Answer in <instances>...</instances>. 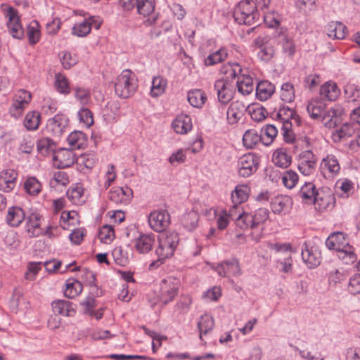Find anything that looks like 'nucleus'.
I'll list each match as a JSON object with an SVG mask.
<instances>
[{
	"instance_id": "79ce46f5",
	"label": "nucleus",
	"mask_w": 360,
	"mask_h": 360,
	"mask_svg": "<svg viewBox=\"0 0 360 360\" xmlns=\"http://www.w3.org/2000/svg\"><path fill=\"white\" fill-rule=\"evenodd\" d=\"M187 100L193 107L201 108L207 101V96L201 89H193L188 92Z\"/></svg>"
},
{
	"instance_id": "7ed1b4c3",
	"label": "nucleus",
	"mask_w": 360,
	"mask_h": 360,
	"mask_svg": "<svg viewBox=\"0 0 360 360\" xmlns=\"http://www.w3.org/2000/svg\"><path fill=\"white\" fill-rule=\"evenodd\" d=\"M138 88L136 75L126 69L117 77L115 81V91L117 96L127 98L133 96Z\"/></svg>"
},
{
	"instance_id": "1a4fd4ad",
	"label": "nucleus",
	"mask_w": 360,
	"mask_h": 360,
	"mask_svg": "<svg viewBox=\"0 0 360 360\" xmlns=\"http://www.w3.org/2000/svg\"><path fill=\"white\" fill-rule=\"evenodd\" d=\"M340 160L333 154H327L320 162L319 171L326 179H335L340 174Z\"/></svg>"
},
{
	"instance_id": "c03bdc74",
	"label": "nucleus",
	"mask_w": 360,
	"mask_h": 360,
	"mask_svg": "<svg viewBox=\"0 0 360 360\" xmlns=\"http://www.w3.org/2000/svg\"><path fill=\"white\" fill-rule=\"evenodd\" d=\"M67 141L71 150L80 149L86 145V135L81 131H75L69 134Z\"/></svg>"
},
{
	"instance_id": "393cba45",
	"label": "nucleus",
	"mask_w": 360,
	"mask_h": 360,
	"mask_svg": "<svg viewBox=\"0 0 360 360\" xmlns=\"http://www.w3.org/2000/svg\"><path fill=\"white\" fill-rule=\"evenodd\" d=\"M155 5V0H137L136 8L140 15L144 17L153 15V16L146 21L148 25H153L158 18V16L154 14Z\"/></svg>"
},
{
	"instance_id": "7c9ffc66",
	"label": "nucleus",
	"mask_w": 360,
	"mask_h": 360,
	"mask_svg": "<svg viewBox=\"0 0 360 360\" xmlns=\"http://www.w3.org/2000/svg\"><path fill=\"white\" fill-rule=\"evenodd\" d=\"M327 35L333 39H343L347 35V28L342 22L331 21L326 25Z\"/></svg>"
},
{
	"instance_id": "680f3d73",
	"label": "nucleus",
	"mask_w": 360,
	"mask_h": 360,
	"mask_svg": "<svg viewBox=\"0 0 360 360\" xmlns=\"http://www.w3.org/2000/svg\"><path fill=\"white\" fill-rule=\"evenodd\" d=\"M295 89L292 84L286 82L282 84L280 90L281 99L286 103H291L295 100Z\"/></svg>"
},
{
	"instance_id": "603ef678",
	"label": "nucleus",
	"mask_w": 360,
	"mask_h": 360,
	"mask_svg": "<svg viewBox=\"0 0 360 360\" xmlns=\"http://www.w3.org/2000/svg\"><path fill=\"white\" fill-rule=\"evenodd\" d=\"M260 141L261 135L255 129H248L243 136V143L246 148H253Z\"/></svg>"
},
{
	"instance_id": "a878e982",
	"label": "nucleus",
	"mask_w": 360,
	"mask_h": 360,
	"mask_svg": "<svg viewBox=\"0 0 360 360\" xmlns=\"http://www.w3.org/2000/svg\"><path fill=\"white\" fill-rule=\"evenodd\" d=\"M18 173L11 169L3 170L0 174V190L11 191L16 185Z\"/></svg>"
},
{
	"instance_id": "2f4dec72",
	"label": "nucleus",
	"mask_w": 360,
	"mask_h": 360,
	"mask_svg": "<svg viewBox=\"0 0 360 360\" xmlns=\"http://www.w3.org/2000/svg\"><path fill=\"white\" fill-rule=\"evenodd\" d=\"M51 307L54 314L63 316H72L75 314L73 304L69 301L57 300L52 302Z\"/></svg>"
},
{
	"instance_id": "ea45409f",
	"label": "nucleus",
	"mask_w": 360,
	"mask_h": 360,
	"mask_svg": "<svg viewBox=\"0 0 360 360\" xmlns=\"http://www.w3.org/2000/svg\"><path fill=\"white\" fill-rule=\"evenodd\" d=\"M25 219V214L20 207H11L8 210L6 221L11 226H18Z\"/></svg>"
},
{
	"instance_id": "f704fd0d",
	"label": "nucleus",
	"mask_w": 360,
	"mask_h": 360,
	"mask_svg": "<svg viewBox=\"0 0 360 360\" xmlns=\"http://www.w3.org/2000/svg\"><path fill=\"white\" fill-rule=\"evenodd\" d=\"M272 162L278 167L287 168L291 164L292 158L287 149L279 148L273 153Z\"/></svg>"
},
{
	"instance_id": "37998d69",
	"label": "nucleus",
	"mask_w": 360,
	"mask_h": 360,
	"mask_svg": "<svg viewBox=\"0 0 360 360\" xmlns=\"http://www.w3.org/2000/svg\"><path fill=\"white\" fill-rule=\"evenodd\" d=\"M64 294L65 297L73 299L78 296L83 290L82 283L75 278H70L66 281Z\"/></svg>"
},
{
	"instance_id": "4d7b16f0",
	"label": "nucleus",
	"mask_w": 360,
	"mask_h": 360,
	"mask_svg": "<svg viewBox=\"0 0 360 360\" xmlns=\"http://www.w3.org/2000/svg\"><path fill=\"white\" fill-rule=\"evenodd\" d=\"M74 96L82 105H87L91 101V91L89 88L77 86L73 88Z\"/></svg>"
},
{
	"instance_id": "cd10ccee",
	"label": "nucleus",
	"mask_w": 360,
	"mask_h": 360,
	"mask_svg": "<svg viewBox=\"0 0 360 360\" xmlns=\"http://www.w3.org/2000/svg\"><path fill=\"white\" fill-rule=\"evenodd\" d=\"M316 193H318V189L314 182L307 181L300 187L297 196L302 203L311 205L316 195Z\"/></svg>"
},
{
	"instance_id": "338daca9",
	"label": "nucleus",
	"mask_w": 360,
	"mask_h": 360,
	"mask_svg": "<svg viewBox=\"0 0 360 360\" xmlns=\"http://www.w3.org/2000/svg\"><path fill=\"white\" fill-rule=\"evenodd\" d=\"M77 117L79 122L86 127H91L94 124L93 113L87 108H81L77 112Z\"/></svg>"
},
{
	"instance_id": "4468645a",
	"label": "nucleus",
	"mask_w": 360,
	"mask_h": 360,
	"mask_svg": "<svg viewBox=\"0 0 360 360\" xmlns=\"http://www.w3.org/2000/svg\"><path fill=\"white\" fill-rule=\"evenodd\" d=\"M150 227L156 232H162L170 224V216L165 210H155L148 217Z\"/></svg>"
},
{
	"instance_id": "58836bf2",
	"label": "nucleus",
	"mask_w": 360,
	"mask_h": 360,
	"mask_svg": "<svg viewBox=\"0 0 360 360\" xmlns=\"http://www.w3.org/2000/svg\"><path fill=\"white\" fill-rule=\"evenodd\" d=\"M326 108V104L319 99H311L307 105V111L310 117L316 120L323 116Z\"/></svg>"
},
{
	"instance_id": "e433bc0d",
	"label": "nucleus",
	"mask_w": 360,
	"mask_h": 360,
	"mask_svg": "<svg viewBox=\"0 0 360 360\" xmlns=\"http://www.w3.org/2000/svg\"><path fill=\"white\" fill-rule=\"evenodd\" d=\"M68 199L75 205H81L86 201L84 188L81 184H77L70 187L67 191Z\"/></svg>"
},
{
	"instance_id": "f257e3e1",
	"label": "nucleus",
	"mask_w": 360,
	"mask_h": 360,
	"mask_svg": "<svg viewBox=\"0 0 360 360\" xmlns=\"http://www.w3.org/2000/svg\"><path fill=\"white\" fill-rule=\"evenodd\" d=\"M329 250L337 251V256L346 264H353L356 260L353 246L350 245L347 236L342 232L330 234L326 240Z\"/></svg>"
},
{
	"instance_id": "6ab92c4d",
	"label": "nucleus",
	"mask_w": 360,
	"mask_h": 360,
	"mask_svg": "<svg viewBox=\"0 0 360 360\" xmlns=\"http://www.w3.org/2000/svg\"><path fill=\"white\" fill-rule=\"evenodd\" d=\"M69 124L68 117L63 114H57L47 122V130L55 136H60L67 129Z\"/></svg>"
},
{
	"instance_id": "c756f323",
	"label": "nucleus",
	"mask_w": 360,
	"mask_h": 360,
	"mask_svg": "<svg viewBox=\"0 0 360 360\" xmlns=\"http://www.w3.org/2000/svg\"><path fill=\"white\" fill-rule=\"evenodd\" d=\"M236 87L238 93L243 96L251 94L255 89L252 77L243 72L238 77Z\"/></svg>"
},
{
	"instance_id": "3c124183",
	"label": "nucleus",
	"mask_w": 360,
	"mask_h": 360,
	"mask_svg": "<svg viewBox=\"0 0 360 360\" xmlns=\"http://www.w3.org/2000/svg\"><path fill=\"white\" fill-rule=\"evenodd\" d=\"M37 149L43 156L52 154L56 150L55 143L49 138H42L37 142Z\"/></svg>"
},
{
	"instance_id": "ddd939ff",
	"label": "nucleus",
	"mask_w": 360,
	"mask_h": 360,
	"mask_svg": "<svg viewBox=\"0 0 360 360\" xmlns=\"http://www.w3.org/2000/svg\"><path fill=\"white\" fill-rule=\"evenodd\" d=\"M101 24L102 21L100 18L90 16L82 21L76 22L72 28L71 33L78 37H85L90 33L92 27L98 30Z\"/></svg>"
},
{
	"instance_id": "20e7f679",
	"label": "nucleus",
	"mask_w": 360,
	"mask_h": 360,
	"mask_svg": "<svg viewBox=\"0 0 360 360\" xmlns=\"http://www.w3.org/2000/svg\"><path fill=\"white\" fill-rule=\"evenodd\" d=\"M235 20L240 25H251L258 18L259 14L253 1H240L233 12Z\"/></svg>"
},
{
	"instance_id": "bb28decb",
	"label": "nucleus",
	"mask_w": 360,
	"mask_h": 360,
	"mask_svg": "<svg viewBox=\"0 0 360 360\" xmlns=\"http://www.w3.org/2000/svg\"><path fill=\"white\" fill-rule=\"evenodd\" d=\"M173 129L176 134H186L193 128L191 117L186 114H179L172 123Z\"/></svg>"
},
{
	"instance_id": "6e6d98bb",
	"label": "nucleus",
	"mask_w": 360,
	"mask_h": 360,
	"mask_svg": "<svg viewBox=\"0 0 360 360\" xmlns=\"http://www.w3.org/2000/svg\"><path fill=\"white\" fill-rule=\"evenodd\" d=\"M27 35L29 44H36L41 39L40 25L37 21L33 20L27 26Z\"/></svg>"
},
{
	"instance_id": "2eb2a0df",
	"label": "nucleus",
	"mask_w": 360,
	"mask_h": 360,
	"mask_svg": "<svg viewBox=\"0 0 360 360\" xmlns=\"http://www.w3.org/2000/svg\"><path fill=\"white\" fill-rule=\"evenodd\" d=\"M269 212L266 208H259L253 214L248 213L240 224L243 226V230L248 228L255 229L260 224L264 223L269 218Z\"/></svg>"
},
{
	"instance_id": "b1692460",
	"label": "nucleus",
	"mask_w": 360,
	"mask_h": 360,
	"mask_svg": "<svg viewBox=\"0 0 360 360\" xmlns=\"http://www.w3.org/2000/svg\"><path fill=\"white\" fill-rule=\"evenodd\" d=\"M304 248L302 250V257L309 268L313 269L321 263V252L316 247H309L304 244Z\"/></svg>"
},
{
	"instance_id": "09e8293b",
	"label": "nucleus",
	"mask_w": 360,
	"mask_h": 360,
	"mask_svg": "<svg viewBox=\"0 0 360 360\" xmlns=\"http://www.w3.org/2000/svg\"><path fill=\"white\" fill-rule=\"evenodd\" d=\"M198 220V213L196 211L191 210L182 216L181 223L186 230L192 231L197 227Z\"/></svg>"
},
{
	"instance_id": "5fc2aeb1",
	"label": "nucleus",
	"mask_w": 360,
	"mask_h": 360,
	"mask_svg": "<svg viewBox=\"0 0 360 360\" xmlns=\"http://www.w3.org/2000/svg\"><path fill=\"white\" fill-rule=\"evenodd\" d=\"M220 72L228 78L236 77L238 79V77L243 73V70L238 63H227L221 68Z\"/></svg>"
},
{
	"instance_id": "c85d7f7f",
	"label": "nucleus",
	"mask_w": 360,
	"mask_h": 360,
	"mask_svg": "<svg viewBox=\"0 0 360 360\" xmlns=\"http://www.w3.org/2000/svg\"><path fill=\"white\" fill-rule=\"evenodd\" d=\"M155 243V236L153 233H142L136 238L135 248L141 254L150 252Z\"/></svg>"
},
{
	"instance_id": "a18cd8bd",
	"label": "nucleus",
	"mask_w": 360,
	"mask_h": 360,
	"mask_svg": "<svg viewBox=\"0 0 360 360\" xmlns=\"http://www.w3.org/2000/svg\"><path fill=\"white\" fill-rule=\"evenodd\" d=\"M228 215L231 220H235L236 225L241 229H243V226L240 224V221H243L244 217L248 215V212L243 210V206L240 204L233 203L230 207Z\"/></svg>"
},
{
	"instance_id": "39448f33",
	"label": "nucleus",
	"mask_w": 360,
	"mask_h": 360,
	"mask_svg": "<svg viewBox=\"0 0 360 360\" xmlns=\"http://www.w3.org/2000/svg\"><path fill=\"white\" fill-rule=\"evenodd\" d=\"M3 13L8 33L14 39H22L25 34L20 16L17 9L11 6H6L4 8Z\"/></svg>"
},
{
	"instance_id": "0e129e2a",
	"label": "nucleus",
	"mask_w": 360,
	"mask_h": 360,
	"mask_svg": "<svg viewBox=\"0 0 360 360\" xmlns=\"http://www.w3.org/2000/svg\"><path fill=\"white\" fill-rule=\"evenodd\" d=\"M283 185L289 189L293 188L298 182L299 176L297 172L290 169L283 173L281 176Z\"/></svg>"
},
{
	"instance_id": "8fccbe9b",
	"label": "nucleus",
	"mask_w": 360,
	"mask_h": 360,
	"mask_svg": "<svg viewBox=\"0 0 360 360\" xmlns=\"http://www.w3.org/2000/svg\"><path fill=\"white\" fill-rule=\"evenodd\" d=\"M24 188L30 195L37 196L42 190V184L35 176H27L24 182Z\"/></svg>"
},
{
	"instance_id": "bf43d9fd",
	"label": "nucleus",
	"mask_w": 360,
	"mask_h": 360,
	"mask_svg": "<svg viewBox=\"0 0 360 360\" xmlns=\"http://www.w3.org/2000/svg\"><path fill=\"white\" fill-rule=\"evenodd\" d=\"M55 87L61 94L68 95L70 93V86L68 79L62 74L56 75Z\"/></svg>"
},
{
	"instance_id": "5701e85b",
	"label": "nucleus",
	"mask_w": 360,
	"mask_h": 360,
	"mask_svg": "<svg viewBox=\"0 0 360 360\" xmlns=\"http://www.w3.org/2000/svg\"><path fill=\"white\" fill-rule=\"evenodd\" d=\"M53 160L58 168H66L72 166L77 158L72 150L61 149L53 156Z\"/></svg>"
},
{
	"instance_id": "72a5a7b5",
	"label": "nucleus",
	"mask_w": 360,
	"mask_h": 360,
	"mask_svg": "<svg viewBox=\"0 0 360 360\" xmlns=\"http://www.w3.org/2000/svg\"><path fill=\"white\" fill-rule=\"evenodd\" d=\"M167 86V79L162 75H156L152 78L149 95L157 98L163 95Z\"/></svg>"
},
{
	"instance_id": "c9c22d12",
	"label": "nucleus",
	"mask_w": 360,
	"mask_h": 360,
	"mask_svg": "<svg viewBox=\"0 0 360 360\" xmlns=\"http://www.w3.org/2000/svg\"><path fill=\"white\" fill-rule=\"evenodd\" d=\"M355 131L356 124L354 123H345L332 133V139L335 143L340 142L354 135Z\"/></svg>"
},
{
	"instance_id": "774afa93",
	"label": "nucleus",
	"mask_w": 360,
	"mask_h": 360,
	"mask_svg": "<svg viewBox=\"0 0 360 360\" xmlns=\"http://www.w3.org/2000/svg\"><path fill=\"white\" fill-rule=\"evenodd\" d=\"M316 160L302 161L298 162V169L304 176H309L316 170Z\"/></svg>"
},
{
	"instance_id": "412c9836",
	"label": "nucleus",
	"mask_w": 360,
	"mask_h": 360,
	"mask_svg": "<svg viewBox=\"0 0 360 360\" xmlns=\"http://www.w3.org/2000/svg\"><path fill=\"white\" fill-rule=\"evenodd\" d=\"M133 196L132 190L128 186L113 187L109 192L108 198L117 205H127Z\"/></svg>"
},
{
	"instance_id": "f3484780",
	"label": "nucleus",
	"mask_w": 360,
	"mask_h": 360,
	"mask_svg": "<svg viewBox=\"0 0 360 360\" xmlns=\"http://www.w3.org/2000/svg\"><path fill=\"white\" fill-rule=\"evenodd\" d=\"M274 117L282 123L283 127H292V122L297 125L300 124V117L295 112L288 106H281L274 113Z\"/></svg>"
},
{
	"instance_id": "e2e57ef3",
	"label": "nucleus",
	"mask_w": 360,
	"mask_h": 360,
	"mask_svg": "<svg viewBox=\"0 0 360 360\" xmlns=\"http://www.w3.org/2000/svg\"><path fill=\"white\" fill-rule=\"evenodd\" d=\"M322 122L325 127L328 128L334 127L337 123V112L333 108L324 110L323 116L319 120Z\"/></svg>"
},
{
	"instance_id": "de8ad7c7",
	"label": "nucleus",
	"mask_w": 360,
	"mask_h": 360,
	"mask_svg": "<svg viewBox=\"0 0 360 360\" xmlns=\"http://www.w3.org/2000/svg\"><path fill=\"white\" fill-rule=\"evenodd\" d=\"M214 326V319L207 314L202 315L198 322V328L200 333V338L202 340V336L211 331Z\"/></svg>"
},
{
	"instance_id": "052dcab7",
	"label": "nucleus",
	"mask_w": 360,
	"mask_h": 360,
	"mask_svg": "<svg viewBox=\"0 0 360 360\" xmlns=\"http://www.w3.org/2000/svg\"><path fill=\"white\" fill-rule=\"evenodd\" d=\"M278 43L282 46L284 53L292 56L295 52V46L291 37L285 34L278 36Z\"/></svg>"
},
{
	"instance_id": "9b49d317",
	"label": "nucleus",
	"mask_w": 360,
	"mask_h": 360,
	"mask_svg": "<svg viewBox=\"0 0 360 360\" xmlns=\"http://www.w3.org/2000/svg\"><path fill=\"white\" fill-rule=\"evenodd\" d=\"M32 100L30 92L24 90H18L13 98V103L9 108V113L14 118L22 116L25 109L28 106Z\"/></svg>"
},
{
	"instance_id": "6e6552de",
	"label": "nucleus",
	"mask_w": 360,
	"mask_h": 360,
	"mask_svg": "<svg viewBox=\"0 0 360 360\" xmlns=\"http://www.w3.org/2000/svg\"><path fill=\"white\" fill-rule=\"evenodd\" d=\"M335 197L333 192L328 188H321L312 203L314 209L319 212H324L332 210L335 205Z\"/></svg>"
},
{
	"instance_id": "13d9d810",
	"label": "nucleus",
	"mask_w": 360,
	"mask_h": 360,
	"mask_svg": "<svg viewBox=\"0 0 360 360\" xmlns=\"http://www.w3.org/2000/svg\"><path fill=\"white\" fill-rule=\"evenodd\" d=\"M40 113L38 111L33 110L27 113L25 120L24 125L28 130H36L38 129L40 124Z\"/></svg>"
},
{
	"instance_id": "4c0bfd02",
	"label": "nucleus",
	"mask_w": 360,
	"mask_h": 360,
	"mask_svg": "<svg viewBox=\"0 0 360 360\" xmlns=\"http://www.w3.org/2000/svg\"><path fill=\"white\" fill-rule=\"evenodd\" d=\"M257 98L262 101L269 99L274 93L275 86L270 82L264 80L257 83L255 87Z\"/></svg>"
},
{
	"instance_id": "a19ab883",
	"label": "nucleus",
	"mask_w": 360,
	"mask_h": 360,
	"mask_svg": "<svg viewBox=\"0 0 360 360\" xmlns=\"http://www.w3.org/2000/svg\"><path fill=\"white\" fill-rule=\"evenodd\" d=\"M250 192V188L247 184L237 185L231 193L232 203L242 205L248 200Z\"/></svg>"
},
{
	"instance_id": "aec40b11",
	"label": "nucleus",
	"mask_w": 360,
	"mask_h": 360,
	"mask_svg": "<svg viewBox=\"0 0 360 360\" xmlns=\"http://www.w3.org/2000/svg\"><path fill=\"white\" fill-rule=\"evenodd\" d=\"M214 270L219 276L224 277L239 276L242 274L239 262L236 259H231L218 264L214 267Z\"/></svg>"
},
{
	"instance_id": "69168bd1",
	"label": "nucleus",
	"mask_w": 360,
	"mask_h": 360,
	"mask_svg": "<svg viewBox=\"0 0 360 360\" xmlns=\"http://www.w3.org/2000/svg\"><path fill=\"white\" fill-rule=\"evenodd\" d=\"M98 237L100 240L105 244L110 243L115 238L114 229L110 225H104L99 231Z\"/></svg>"
},
{
	"instance_id": "f03ea898",
	"label": "nucleus",
	"mask_w": 360,
	"mask_h": 360,
	"mask_svg": "<svg viewBox=\"0 0 360 360\" xmlns=\"http://www.w3.org/2000/svg\"><path fill=\"white\" fill-rule=\"evenodd\" d=\"M179 237L175 231L162 233L158 237V245L155 253L158 257L156 261L149 265L150 269L159 266L163 262L171 257L179 244Z\"/></svg>"
},
{
	"instance_id": "a211bd4d",
	"label": "nucleus",
	"mask_w": 360,
	"mask_h": 360,
	"mask_svg": "<svg viewBox=\"0 0 360 360\" xmlns=\"http://www.w3.org/2000/svg\"><path fill=\"white\" fill-rule=\"evenodd\" d=\"M246 108L245 104L238 101L229 103L226 109V121L229 125H236L245 115Z\"/></svg>"
},
{
	"instance_id": "4be33fe9",
	"label": "nucleus",
	"mask_w": 360,
	"mask_h": 360,
	"mask_svg": "<svg viewBox=\"0 0 360 360\" xmlns=\"http://www.w3.org/2000/svg\"><path fill=\"white\" fill-rule=\"evenodd\" d=\"M292 204L290 197L285 195H278L271 200V208L274 213L277 214H286Z\"/></svg>"
},
{
	"instance_id": "dca6fc26",
	"label": "nucleus",
	"mask_w": 360,
	"mask_h": 360,
	"mask_svg": "<svg viewBox=\"0 0 360 360\" xmlns=\"http://www.w3.org/2000/svg\"><path fill=\"white\" fill-rule=\"evenodd\" d=\"M24 220L25 231L30 237H37L43 233L44 229L41 225L44 219L39 213L32 212Z\"/></svg>"
},
{
	"instance_id": "473e14b6",
	"label": "nucleus",
	"mask_w": 360,
	"mask_h": 360,
	"mask_svg": "<svg viewBox=\"0 0 360 360\" xmlns=\"http://www.w3.org/2000/svg\"><path fill=\"white\" fill-rule=\"evenodd\" d=\"M319 94L322 99H326L330 101H335L340 94L336 83L333 82H327L321 85Z\"/></svg>"
},
{
	"instance_id": "0eeeda50",
	"label": "nucleus",
	"mask_w": 360,
	"mask_h": 360,
	"mask_svg": "<svg viewBox=\"0 0 360 360\" xmlns=\"http://www.w3.org/2000/svg\"><path fill=\"white\" fill-rule=\"evenodd\" d=\"M180 285V281L176 278L168 276L162 279L158 295L159 301L164 304L172 302L177 295Z\"/></svg>"
},
{
	"instance_id": "423d86ee",
	"label": "nucleus",
	"mask_w": 360,
	"mask_h": 360,
	"mask_svg": "<svg viewBox=\"0 0 360 360\" xmlns=\"http://www.w3.org/2000/svg\"><path fill=\"white\" fill-rule=\"evenodd\" d=\"M214 90L217 96V101L219 103V109L224 110L234 97L235 86L228 79H220L215 81L214 84Z\"/></svg>"
},
{
	"instance_id": "864d4df0",
	"label": "nucleus",
	"mask_w": 360,
	"mask_h": 360,
	"mask_svg": "<svg viewBox=\"0 0 360 360\" xmlns=\"http://www.w3.org/2000/svg\"><path fill=\"white\" fill-rule=\"evenodd\" d=\"M278 134V130L276 126L273 124H266L261 130L262 143L264 146H269Z\"/></svg>"
},
{
	"instance_id": "f8f14e48",
	"label": "nucleus",
	"mask_w": 360,
	"mask_h": 360,
	"mask_svg": "<svg viewBox=\"0 0 360 360\" xmlns=\"http://www.w3.org/2000/svg\"><path fill=\"white\" fill-rule=\"evenodd\" d=\"M255 45L259 49L257 55L261 60L268 62L274 57L275 53L274 43L269 36L257 37L255 39Z\"/></svg>"
},
{
	"instance_id": "49530a36",
	"label": "nucleus",
	"mask_w": 360,
	"mask_h": 360,
	"mask_svg": "<svg viewBox=\"0 0 360 360\" xmlns=\"http://www.w3.org/2000/svg\"><path fill=\"white\" fill-rule=\"evenodd\" d=\"M229 56L228 49L225 46L221 47L219 50L211 53L204 60L207 66L215 65L224 60Z\"/></svg>"
},
{
	"instance_id": "9d476101",
	"label": "nucleus",
	"mask_w": 360,
	"mask_h": 360,
	"mask_svg": "<svg viewBox=\"0 0 360 360\" xmlns=\"http://www.w3.org/2000/svg\"><path fill=\"white\" fill-rule=\"evenodd\" d=\"M259 157L253 153H248L240 156L237 162L239 176L248 177L256 172L259 165Z\"/></svg>"
}]
</instances>
